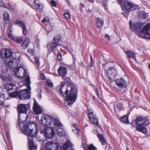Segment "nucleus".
Returning a JSON list of instances; mask_svg holds the SVG:
<instances>
[{"label": "nucleus", "instance_id": "30", "mask_svg": "<svg viewBox=\"0 0 150 150\" xmlns=\"http://www.w3.org/2000/svg\"><path fill=\"white\" fill-rule=\"evenodd\" d=\"M120 120L122 122L125 123H129V121L128 119V116L127 115H125L120 119Z\"/></svg>", "mask_w": 150, "mask_h": 150}, {"label": "nucleus", "instance_id": "53", "mask_svg": "<svg viewBox=\"0 0 150 150\" xmlns=\"http://www.w3.org/2000/svg\"><path fill=\"white\" fill-rule=\"evenodd\" d=\"M105 38L108 40H110V37L108 34H106L105 35Z\"/></svg>", "mask_w": 150, "mask_h": 150}, {"label": "nucleus", "instance_id": "15", "mask_svg": "<svg viewBox=\"0 0 150 150\" xmlns=\"http://www.w3.org/2000/svg\"><path fill=\"white\" fill-rule=\"evenodd\" d=\"M33 110L35 113L37 115L40 114L42 112V109L35 100L34 103Z\"/></svg>", "mask_w": 150, "mask_h": 150}, {"label": "nucleus", "instance_id": "28", "mask_svg": "<svg viewBox=\"0 0 150 150\" xmlns=\"http://www.w3.org/2000/svg\"><path fill=\"white\" fill-rule=\"evenodd\" d=\"M29 41L30 40L29 38H26L21 45V47L24 49H26L29 45Z\"/></svg>", "mask_w": 150, "mask_h": 150}, {"label": "nucleus", "instance_id": "19", "mask_svg": "<svg viewBox=\"0 0 150 150\" xmlns=\"http://www.w3.org/2000/svg\"><path fill=\"white\" fill-rule=\"evenodd\" d=\"M88 118L92 123L96 125L97 127H100L98 123V119L96 115H94L92 117H89Z\"/></svg>", "mask_w": 150, "mask_h": 150}, {"label": "nucleus", "instance_id": "61", "mask_svg": "<svg viewBox=\"0 0 150 150\" xmlns=\"http://www.w3.org/2000/svg\"><path fill=\"white\" fill-rule=\"evenodd\" d=\"M88 1L91 3H93L94 2V0H88Z\"/></svg>", "mask_w": 150, "mask_h": 150}, {"label": "nucleus", "instance_id": "25", "mask_svg": "<svg viewBox=\"0 0 150 150\" xmlns=\"http://www.w3.org/2000/svg\"><path fill=\"white\" fill-rule=\"evenodd\" d=\"M126 53L128 58L133 59L135 60H136L135 55L132 52L128 50L126 52Z\"/></svg>", "mask_w": 150, "mask_h": 150}, {"label": "nucleus", "instance_id": "26", "mask_svg": "<svg viewBox=\"0 0 150 150\" xmlns=\"http://www.w3.org/2000/svg\"><path fill=\"white\" fill-rule=\"evenodd\" d=\"M58 43L56 42H53L51 45L50 48H49V46L48 45H47V47L48 48L49 52L50 53L52 52L54 48H55L58 45Z\"/></svg>", "mask_w": 150, "mask_h": 150}, {"label": "nucleus", "instance_id": "54", "mask_svg": "<svg viewBox=\"0 0 150 150\" xmlns=\"http://www.w3.org/2000/svg\"><path fill=\"white\" fill-rule=\"evenodd\" d=\"M40 78L42 80H45L46 79L45 77L43 74L40 75Z\"/></svg>", "mask_w": 150, "mask_h": 150}, {"label": "nucleus", "instance_id": "8", "mask_svg": "<svg viewBox=\"0 0 150 150\" xmlns=\"http://www.w3.org/2000/svg\"><path fill=\"white\" fill-rule=\"evenodd\" d=\"M117 74V70L113 67H109L105 72L106 76L110 79H111L112 78L115 77Z\"/></svg>", "mask_w": 150, "mask_h": 150}, {"label": "nucleus", "instance_id": "2", "mask_svg": "<svg viewBox=\"0 0 150 150\" xmlns=\"http://www.w3.org/2000/svg\"><path fill=\"white\" fill-rule=\"evenodd\" d=\"M131 23V21H130V28L132 31H136V34L139 37L150 39V23L147 24L142 29L141 28L144 24L142 22H138L133 24L132 25Z\"/></svg>", "mask_w": 150, "mask_h": 150}, {"label": "nucleus", "instance_id": "3", "mask_svg": "<svg viewBox=\"0 0 150 150\" xmlns=\"http://www.w3.org/2000/svg\"><path fill=\"white\" fill-rule=\"evenodd\" d=\"M71 146V144L69 142H67L62 146L57 142L51 141H48L45 144V148L47 150H67Z\"/></svg>", "mask_w": 150, "mask_h": 150}, {"label": "nucleus", "instance_id": "35", "mask_svg": "<svg viewBox=\"0 0 150 150\" xmlns=\"http://www.w3.org/2000/svg\"><path fill=\"white\" fill-rule=\"evenodd\" d=\"M4 95L0 92V105H4Z\"/></svg>", "mask_w": 150, "mask_h": 150}, {"label": "nucleus", "instance_id": "31", "mask_svg": "<svg viewBox=\"0 0 150 150\" xmlns=\"http://www.w3.org/2000/svg\"><path fill=\"white\" fill-rule=\"evenodd\" d=\"M123 108L122 104L118 103L114 107L115 110L120 111L123 110Z\"/></svg>", "mask_w": 150, "mask_h": 150}, {"label": "nucleus", "instance_id": "7", "mask_svg": "<svg viewBox=\"0 0 150 150\" xmlns=\"http://www.w3.org/2000/svg\"><path fill=\"white\" fill-rule=\"evenodd\" d=\"M30 97V92L28 89H24L19 92V98L20 99L26 100Z\"/></svg>", "mask_w": 150, "mask_h": 150}, {"label": "nucleus", "instance_id": "51", "mask_svg": "<svg viewBox=\"0 0 150 150\" xmlns=\"http://www.w3.org/2000/svg\"><path fill=\"white\" fill-rule=\"evenodd\" d=\"M8 36L10 38L14 40L15 38L11 33H8Z\"/></svg>", "mask_w": 150, "mask_h": 150}, {"label": "nucleus", "instance_id": "44", "mask_svg": "<svg viewBox=\"0 0 150 150\" xmlns=\"http://www.w3.org/2000/svg\"><path fill=\"white\" fill-rule=\"evenodd\" d=\"M34 59L36 64L39 66L40 64V61L39 57H35Z\"/></svg>", "mask_w": 150, "mask_h": 150}, {"label": "nucleus", "instance_id": "58", "mask_svg": "<svg viewBox=\"0 0 150 150\" xmlns=\"http://www.w3.org/2000/svg\"><path fill=\"white\" fill-rule=\"evenodd\" d=\"M28 52L30 53H33L34 52L33 50L28 49Z\"/></svg>", "mask_w": 150, "mask_h": 150}, {"label": "nucleus", "instance_id": "23", "mask_svg": "<svg viewBox=\"0 0 150 150\" xmlns=\"http://www.w3.org/2000/svg\"><path fill=\"white\" fill-rule=\"evenodd\" d=\"M15 86V84L13 83H7L4 86V88L7 91L13 89Z\"/></svg>", "mask_w": 150, "mask_h": 150}, {"label": "nucleus", "instance_id": "55", "mask_svg": "<svg viewBox=\"0 0 150 150\" xmlns=\"http://www.w3.org/2000/svg\"><path fill=\"white\" fill-rule=\"evenodd\" d=\"M95 91L96 93V95H97V96H98V98H99L100 96H99V92H98V89L97 88H96L95 89Z\"/></svg>", "mask_w": 150, "mask_h": 150}, {"label": "nucleus", "instance_id": "4", "mask_svg": "<svg viewBox=\"0 0 150 150\" xmlns=\"http://www.w3.org/2000/svg\"><path fill=\"white\" fill-rule=\"evenodd\" d=\"M137 125L136 127L137 130L144 133L147 132V130L145 126L150 123V120L146 117H140L137 118L135 121Z\"/></svg>", "mask_w": 150, "mask_h": 150}, {"label": "nucleus", "instance_id": "48", "mask_svg": "<svg viewBox=\"0 0 150 150\" xmlns=\"http://www.w3.org/2000/svg\"><path fill=\"white\" fill-rule=\"evenodd\" d=\"M51 5L53 6L54 7H56L57 5V3L54 0H52L51 1Z\"/></svg>", "mask_w": 150, "mask_h": 150}, {"label": "nucleus", "instance_id": "24", "mask_svg": "<svg viewBox=\"0 0 150 150\" xmlns=\"http://www.w3.org/2000/svg\"><path fill=\"white\" fill-rule=\"evenodd\" d=\"M4 21L6 24H8L10 22V17L8 13L7 12H5L3 15Z\"/></svg>", "mask_w": 150, "mask_h": 150}, {"label": "nucleus", "instance_id": "41", "mask_svg": "<svg viewBox=\"0 0 150 150\" xmlns=\"http://www.w3.org/2000/svg\"><path fill=\"white\" fill-rule=\"evenodd\" d=\"M140 15L144 19H146L148 16V13H145L143 11L141 12Z\"/></svg>", "mask_w": 150, "mask_h": 150}, {"label": "nucleus", "instance_id": "33", "mask_svg": "<svg viewBox=\"0 0 150 150\" xmlns=\"http://www.w3.org/2000/svg\"><path fill=\"white\" fill-rule=\"evenodd\" d=\"M15 24H18L20 27L22 28L25 25V23L22 21H20L19 19H17L16 20Z\"/></svg>", "mask_w": 150, "mask_h": 150}, {"label": "nucleus", "instance_id": "14", "mask_svg": "<svg viewBox=\"0 0 150 150\" xmlns=\"http://www.w3.org/2000/svg\"><path fill=\"white\" fill-rule=\"evenodd\" d=\"M16 76L18 78H22L24 75L25 70L22 67L16 69L14 71Z\"/></svg>", "mask_w": 150, "mask_h": 150}, {"label": "nucleus", "instance_id": "49", "mask_svg": "<svg viewBox=\"0 0 150 150\" xmlns=\"http://www.w3.org/2000/svg\"><path fill=\"white\" fill-rule=\"evenodd\" d=\"M45 22H47L49 23L50 22V20L49 18H44L42 21V23H44Z\"/></svg>", "mask_w": 150, "mask_h": 150}, {"label": "nucleus", "instance_id": "32", "mask_svg": "<svg viewBox=\"0 0 150 150\" xmlns=\"http://www.w3.org/2000/svg\"><path fill=\"white\" fill-rule=\"evenodd\" d=\"M64 16L67 20L69 21L70 20V16L68 10H67L64 11Z\"/></svg>", "mask_w": 150, "mask_h": 150}, {"label": "nucleus", "instance_id": "59", "mask_svg": "<svg viewBox=\"0 0 150 150\" xmlns=\"http://www.w3.org/2000/svg\"><path fill=\"white\" fill-rule=\"evenodd\" d=\"M120 4L121 5H122V4L123 3L124 0H118Z\"/></svg>", "mask_w": 150, "mask_h": 150}, {"label": "nucleus", "instance_id": "10", "mask_svg": "<svg viewBox=\"0 0 150 150\" xmlns=\"http://www.w3.org/2000/svg\"><path fill=\"white\" fill-rule=\"evenodd\" d=\"M26 105L20 104L17 106V110L18 113V118L20 119V114L21 113L26 114L27 111Z\"/></svg>", "mask_w": 150, "mask_h": 150}, {"label": "nucleus", "instance_id": "13", "mask_svg": "<svg viewBox=\"0 0 150 150\" xmlns=\"http://www.w3.org/2000/svg\"><path fill=\"white\" fill-rule=\"evenodd\" d=\"M12 54L13 52L9 49H5L2 50L1 55L3 58H9L11 59Z\"/></svg>", "mask_w": 150, "mask_h": 150}, {"label": "nucleus", "instance_id": "46", "mask_svg": "<svg viewBox=\"0 0 150 150\" xmlns=\"http://www.w3.org/2000/svg\"><path fill=\"white\" fill-rule=\"evenodd\" d=\"M90 57L91 58L90 66L91 67H92L94 65V62L93 60V57L91 55H90Z\"/></svg>", "mask_w": 150, "mask_h": 150}, {"label": "nucleus", "instance_id": "62", "mask_svg": "<svg viewBox=\"0 0 150 150\" xmlns=\"http://www.w3.org/2000/svg\"><path fill=\"white\" fill-rule=\"evenodd\" d=\"M105 9L107 11H108V8L107 7V6H104Z\"/></svg>", "mask_w": 150, "mask_h": 150}, {"label": "nucleus", "instance_id": "6", "mask_svg": "<svg viewBox=\"0 0 150 150\" xmlns=\"http://www.w3.org/2000/svg\"><path fill=\"white\" fill-rule=\"evenodd\" d=\"M122 8L123 10L128 12L139 9L138 6H134L133 3L129 2H125L123 6H122Z\"/></svg>", "mask_w": 150, "mask_h": 150}, {"label": "nucleus", "instance_id": "9", "mask_svg": "<svg viewBox=\"0 0 150 150\" xmlns=\"http://www.w3.org/2000/svg\"><path fill=\"white\" fill-rule=\"evenodd\" d=\"M44 134L47 139L52 138L55 135L54 129L52 127H48L45 130Z\"/></svg>", "mask_w": 150, "mask_h": 150}, {"label": "nucleus", "instance_id": "1", "mask_svg": "<svg viewBox=\"0 0 150 150\" xmlns=\"http://www.w3.org/2000/svg\"><path fill=\"white\" fill-rule=\"evenodd\" d=\"M59 94L66 98L64 102L65 105L67 107L72 104L76 100L77 97V89L73 85L67 86L64 83L60 84Z\"/></svg>", "mask_w": 150, "mask_h": 150}, {"label": "nucleus", "instance_id": "38", "mask_svg": "<svg viewBox=\"0 0 150 150\" xmlns=\"http://www.w3.org/2000/svg\"><path fill=\"white\" fill-rule=\"evenodd\" d=\"M97 148L93 144H90L89 146L84 148V150H95Z\"/></svg>", "mask_w": 150, "mask_h": 150}, {"label": "nucleus", "instance_id": "64", "mask_svg": "<svg viewBox=\"0 0 150 150\" xmlns=\"http://www.w3.org/2000/svg\"><path fill=\"white\" fill-rule=\"evenodd\" d=\"M81 6H82V7H85L84 5L83 4H81Z\"/></svg>", "mask_w": 150, "mask_h": 150}, {"label": "nucleus", "instance_id": "39", "mask_svg": "<svg viewBox=\"0 0 150 150\" xmlns=\"http://www.w3.org/2000/svg\"><path fill=\"white\" fill-rule=\"evenodd\" d=\"M26 83L27 84L28 88L29 90H30L31 88L29 84L31 83L30 81V79L29 76L26 77L25 80Z\"/></svg>", "mask_w": 150, "mask_h": 150}, {"label": "nucleus", "instance_id": "18", "mask_svg": "<svg viewBox=\"0 0 150 150\" xmlns=\"http://www.w3.org/2000/svg\"><path fill=\"white\" fill-rule=\"evenodd\" d=\"M58 72L60 76L62 77H64L67 74V70L65 67L61 66L59 68Z\"/></svg>", "mask_w": 150, "mask_h": 150}, {"label": "nucleus", "instance_id": "5", "mask_svg": "<svg viewBox=\"0 0 150 150\" xmlns=\"http://www.w3.org/2000/svg\"><path fill=\"white\" fill-rule=\"evenodd\" d=\"M35 125L33 123H29L27 125L24 124L23 126L24 133L30 139H33L34 137H37L38 132H37L36 129H33V127H35Z\"/></svg>", "mask_w": 150, "mask_h": 150}, {"label": "nucleus", "instance_id": "27", "mask_svg": "<svg viewBox=\"0 0 150 150\" xmlns=\"http://www.w3.org/2000/svg\"><path fill=\"white\" fill-rule=\"evenodd\" d=\"M12 56V59H16V61L19 62L20 58L21 56V54L20 53H13Z\"/></svg>", "mask_w": 150, "mask_h": 150}, {"label": "nucleus", "instance_id": "56", "mask_svg": "<svg viewBox=\"0 0 150 150\" xmlns=\"http://www.w3.org/2000/svg\"><path fill=\"white\" fill-rule=\"evenodd\" d=\"M67 142H69V143H70V144H71V146H70L67 149V150H74L72 148V143H71V142L69 141H67Z\"/></svg>", "mask_w": 150, "mask_h": 150}, {"label": "nucleus", "instance_id": "12", "mask_svg": "<svg viewBox=\"0 0 150 150\" xmlns=\"http://www.w3.org/2000/svg\"><path fill=\"white\" fill-rule=\"evenodd\" d=\"M115 82L117 86L120 88H124L127 86L126 82L122 78L116 79Z\"/></svg>", "mask_w": 150, "mask_h": 150}, {"label": "nucleus", "instance_id": "22", "mask_svg": "<svg viewBox=\"0 0 150 150\" xmlns=\"http://www.w3.org/2000/svg\"><path fill=\"white\" fill-rule=\"evenodd\" d=\"M97 136L102 145L106 144V140L103 134L99 133L97 134Z\"/></svg>", "mask_w": 150, "mask_h": 150}, {"label": "nucleus", "instance_id": "57", "mask_svg": "<svg viewBox=\"0 0 150 150\" xmlns=\"http://www.w3.org/2000/svg\"><path fill=\"white\" fill-rule=\"evenodd\" d=\"M107 0L103 1V4L104 6H107Z\"/></svg>", "mask_w": 150, "mask_h": 150}, {"label": "nucleus", "instance_id": "11", "mask_svg": "<svg viewBox=\"0 0 150 150\" xmlns=\"http://www.w3.org/2000/svg\"><path fill=\"white\" fill-rule=\"evenodd\" d=\"M53 120L54 118L51 116L46 115L44 116L41 122L43 125L48 126L51 125V122H53Z\"/></svg>", "mask_w": 150, "mask_h": 150}, {"label": "nucleus", "instance_id": "20", "mask_svg": "<svg viewBox=\"0 0 150 150\" xmlns=\"http://www.w3.org/2000/svg\"><path fill=\"white\" fill-rule=\"evenodd\" d=\"M34 5L36 9L39 11H42L43 8L42 4H40L38 1L34 0Z\"/></svg>", "mask_w": 150, "mask_h": 150}, {"label": "nucleus", "instance_id": "17", "mask_svg": "<svg viewBox=\"0 0 150 150\" xmlns=\"http://www.w3.org/2000/svg\"><path fill=\"white\" fill-rule=\"evenodd\" d=\"M10 59L8 64L9 68L13 69L17 67L19 62L16 61V59H12L11 58Z\"/></svg>", "mask_w": 150, "mask_h": 150}, {"label": "nucleus", "instance_id": "47", "mask_svg": "<svg viewBox=\"0 0 150 150\" xmlns=\"http://www.w3.org/2000/svg\"><path fill=\"white\" fill-rule=\"evenodd\" d=\"M46 84L48 86L52 88L53 86L52 83L50 81H47L46 83Z\"/></svg>", "mask_w": 150, "mask_h": 150}, {"label": "nucleus", "instance_id": "34", "mask_svg": "<svg viewBox=\"0 0 150 150\" xmlns=\"http://www.w3.org/2000/svg\"><path fill=\"white\" fill-rule=\"evenodd\" d=\"M54 125L59 127L62 126V124L60 122L59 119L57 117H56L54 119Z\"/></svg>", "mask_w": 150, "mask_h": 150}, {"label": "nucleus", "instance_id": "16", "mask_svg": "<svg viewBox=\"0 0 150 150\" xmlns=\"http://www.w3.org/2000/svg\"><path fill=\"white\" fill-rule=\"evenodd\" d=\"M28 142L29 150H36L37 149V146L35 144L33 139H30L29 137Z\"/></svg>", "mask_w": 150, "mask_h": 150}, {"label": "nucleus", "instance_id": "43", "mask_svg": "<svg viewBox=\"0 0 150 150\" xmlns=\"http://www.w3.org/2000/svg\"><path fill=\"white\" fill-rule=\"evenodd\" d=\"M14 40L18 43H21L22 41V38L21 37H17L15 38Z\"/></svg>", "mask_w": 150, "mask_h": 150}, {"label": "nucleus", "instance_id": "60", "mask_svg": "<svg viewBox=\"0 0 150 150\" xmlns=\"http://www.w3.org/2000/svg\"><path fill=\"white\" fill-rule=\"evenodd\" d=\"M1 4L0 5V6H4V8H7V7H6V6H4L5 5L4 3H2L1 2Z\"/></svg>", "mask_w": 150, "mask_h": 150}, {"label": "nucleus", "instance_id": "21", "mask_svg": "<svg viewBox=\"0 0 150 150\" xmlns=\"http://www.w3.org/2000/svg\"><path fill=\"white\" fill-rule=\"evenodd\" d=\"M96 25L97 27L99 28H101L104 24L103 20L102 19L98 17L96 18Z\"/></svg>", "mask_w": 150, "mask_h": 150}, {"label": "nucleus", "instance_id": "45", "mask_svg": "<svg viewBox=\"0 0 150 150\" xmlns=\"http://www.w3.org/2000/svg\"><path fill=\"white\" fill-rule=\"evenodd\" d=\"M23 29V33L24 35H26L27 34L28 31L25 25L22 28Z\"/></svg>", "mask_w": 150, "mask_h": 150}, {"label": "nucleus", "instance_id": "40", "mask_svg": "<svg viewBox=\"0 0 150 150\" xmlns=\"http://www.w3.org/2000/svg\"><path fill=\"white\" fill-rule=\"evenodd\" d=\"M73 127H74V128H75V129H72V131L74 132L76 134L78 133L79 132V130L77 127V125L76 124H74L73 125Z\"/></svg>", "mask_w": 150, "mask_h": 150}, {"label": "nucleus", "instance_id": "42", "mask_svg": "<svg viewBox=\"0 0 150 150\" xmlns=\"http://www.w3.org/2000/svg\"><path fill=\"white\" fill-rule=\"evenodd\" d=\"M54 39L55 41L57 42L60 40L61 36L59 35H57L55 36Z\"/></svg>", "mask_w": 150, "mask_h": 150}, {"label": "nucleus", "instance_id": "36", "mask_svg": "<svg viewBox=\"0 0 150 150\" xmlns=\"http://www.w3.org/2000/svg\"><path fill=\"white\" fill-rule=\"evenodd\" d=\"M88 117H91V116L92 117L94 115H95V114L94 113L93 111V109H91L90 108H88Z\"/></svg>", "mask_w": 150, "mask_h": 150}, {"label": "nucleus", "instance_id": "29", "mask_svg": "<svg viewBox=\"0 0 150 150\" xmlns=\"http://www.w3.org/2000/svg\"><path fill=\"white\" fill-rule=\"evenodd\" d=\"M57 132L58 135L62 137L65 135V132L62 128H58L57 130Z\"/></svg>", "mask_w": 150, "mask_h": 150}, {"label": "nucleus", "instance_id": "37", "mask_svg": "<svg viewBox=\"0 0 150 150\" xmlns=\"http://www.w3.org/2000/svg\"><path fill=\"white\" fill-rule=\"evenodd\" d=\"M19 92L16 91L13 93H11L9 94V96L12 98L16 97L17 96H19Z\"/></svg>", "mask_w": 150, "mask_h": 150}, {"label": "nucleus", "instance_id": "52", "mask_svg": "<svg viewBox=\"0 0 150 150\" xmlns=\"http://www.w3.org/2000/svg\"><path fill=\"white\" fill-rule=\"evenodd\" d=\"M6 137L8 140H9L10 139V135L9 133L8 132H6Z\"/></svg>", "mask_w": 150, "mask_h": 150}, {"label": "nucleus", "instance_id": "63", "mask_svg": "<svg viewBox=\"0 0 150 150\" xmlns=\"http://www.w3.org/2000/svg\"><path fill=\"white\" fill-rule=\"evenodd\" d=\"M68 78H66V77H64V79L66 80H68Z\"/></svg>", "mask_w": 150, "mask_h": 150}, {"label": "nucleus", "instance_id": "50", "mask_svg": "<svg viewBox=\"0 0 150 150\" xmlns=\"http://www.w3.org/2000/svg\"><path fill=\"white\" fill-rule=\"evenodd\" d=\"M57 58L58 60L60 61L62 59V54H61L59 52L57 54Z\"/></svg>", "mask_w": 150, "mask_h": 150}]
</instances>
